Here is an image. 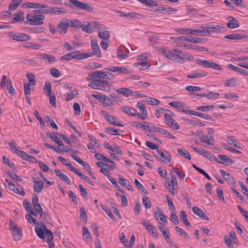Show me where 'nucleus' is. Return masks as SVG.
<instances>
[{"label": "nucleus", "mask_w": 248, "mask_h": 248, "mask_svg": "<svg viewBox=\"0 0 248 248\" xmlns=\"http://www.w3.org/2000/svg\"><path fill=\"white\" fill-rule=\"evenodd\" d=\"M92 45V49L93 50V53H86L87 54H91V57L93 56L94 55H96L98 58H100L101 57V50L99 48V46L97 44V41L93 40L91 42Z\"/></svg>", "instance_id": "nucleus-12"}, {"label": "nucleus", "mask_w": 248, "mask_h": 248, "mask_svg": "<svg viewBox=\"0 0 248 248\" xmlns=\"http://www.w3.org/2000/svg\"><path fill=\"white\" fill-rule=\"evenodd\" d=\"M201 29L202 31V35L205 36L206 34H210L211 33H218L221 32L223 30L224 27L219 25H212L206 28L201 27Z\"/></svg>", "instance_id": "nucleus-6"}, {"label": "nucleus", "mask_w": 248, "mask_h": 248, "mask_svg": "<svg viewBox=\"0 0 248 248\" xmlns=\"http://www.w3.org/2000/svg\"><path fill=\"white\" fill-rule=\"evenodd\" d=\"M34 191L37 193L40 192L44 187V182L41 180L36 181L35 180H34Z\"/></svg>", "instance_id": "nucleus-36"}, {"label": "nucleus", "mask_w": 248, "mask_h": 248, "mask_svg": "<svg viewBox=\"0 0 248 248\" xmlns=\"http://www.w3.org/2000/svg\"><path fill=\"white\" fill-rule=\"evenodd\" d=\"M105 69L114 73L118 72L119 73L129 74L128 70L124 67L109 66Z\"/></svg>", "instance_id": "nucleus-19"}, {"label": "nucleus", "mask_w": 248, "mask_h": 248, "mask_svg": "<svg viewBox=\"0 0 248 248\" xmlns=\"http://www.w3.org/2000/svg\"><path fill=\"white\" fill-rule=\"evenodd\" d=\"M207 75V73L206 72H202L201 73H195L188 75L187 76L189 78H199L201 77H205Z\"/></svg>", "instance_id": "nucleus-45"}, {"label": "nucleus", "mask_w": 248, "mask_h": 248, "mask_svg": "<svg viewBox=\"0 0 248 248\" xmlns=\"http://www.w3.org/2000/svg\"><path fill=\"white\" fill-rule=\"evenodd\" d=\"M218 158L221 160H218L217 159V162L221 164H225L227 166H230L232 165L234 161L230 158H229L227 155H218Z\"/></svg>", "instance_id": "nucleus-13"}, {"label": "nucleus", "mask_w": 248, "mask_h": 248, "mask_svg": "<svg viewBox=\"0 0 248 248\" xmlns=\"http://www.w3.org/2000/svg\"><path fill=\"white\" fill-rule=\"evenodd\" d=\"M229 69H231L235 72H237L241 74L244 75L245 76H248V73L247 72V71L243 69L240 68L238 67H236L235 66L233 65L232 64H228L227 65Z\"/></svg>", "instance_id": "nucleus-37"}, {"label": "nucleus", "mask_w": 248, "mask_h": 248, "mask_svg": "<svg viewBox=\"0 0 248 248\" xmlns=\"http://www.w3.org/2000/svg\"><path fill=\"white\" fill-rule=\"evenodd\" d=\"M179 32H180L184 34H193V35H201L202 31H201V29L199 30H193L191 29H179Z\"/></svg>", "instance_id": "nucleus-15"}, {"label": "nucleus", "mask_w": 248, "mask_h": 248, "mask_svg": "<svg viewBox=\"0 0 248 248\" xmlns=\"http://www.w3.org/2000/svg\"><path fill=\"white\" fill-rule=\"evenodd\" d=\"M80 219L82 220H85V221H87V214L85 208L84 207H81L80 208Z\"/></svg>", "instance_id": "nucleus-59"}, {"label": "nucleus", "mask_w": 248, "mask_h": 248, "mask_svg": "<svg viewBox=\"0 0 248 248\" xmlns=\"http://www.w3.org/2000/svg\"><path fill=\"white\" fill-rule=\"evenodd\" d=\"M11 37L13 39L18 41H24L30 39V37L28 34L23 33H12Z\"/></svg>", "instance_id": "nucleus-16"}, {"label": "nucleus", "mask_w": 248, "mask_h": 248, "mask_svg": "<svg viewBox=\"0 0 248 248\" xmlns=\"http://www.w3.org/2000/svg\"><path fill=\"white\" fill-rule=\"evenodd\" d=\"M177 152L180 155L182 156L183 157L188 159H191V155L190 154L186 151L185 149L183 148H178Z\"/></svg>", "instance_id": "nucleus-43"}, {"label": "nucleus", "mask_w": 248, "mask_h": 248, "mask_svg": "<svg viewBox=\"0 0 248 248\" xmlns=\"http://www.w3.org/2000/svg\"><path fill=\"white\" fill-rule=\"evenodd\" d=\"M29 79L28 83H24V93L27 102L31 104V73H29L26 75Z\"/></svg>", "instance_id": "nucleus-8"}, {"label": "nucleus", "mask_w": 248, "mask_h": 248, "mask_svg": "<svg viewBox=\"0 0 248 248\" xmlns=\"http://www.w3.org/2000/svg\"><path fill=\"white\" fill-rule=\"evenodd\" d=\"M43 227H44V229L45 230V235H46L47 237V240L52 241L53 239V234L52 232L46 229V226L44 224H42Z\"/></svg>", "instance_id": "nucleus-52"}, {"label": "nucleus", "mask_w": 248, "mask_h": 248, "mask_svg": "<svg viewBox=\"0 0 248 248\" xmlns=\"http://www.w3.org/2000/svg\"><path fill=\"white\" fill-rule=\"evenodd\" d=\"M91 54L80 53L79 51H76L67 53L62 56L60 58V60L62 61H68L74 58L77 59V60H82L91 57Z\"/></svg>", "instance_id": "nucleus-3"}, {"label": "nucleus", "mask_w": 248, "mask_h": 248, "mask_svg": "<svg viewBox=\"0 0 248 248\" xmlns=\"http://www.w3.org/2000/svg\"><path fill=\"white\" fill-rule=\"evenodd\" d=\"M219 172L224 179L226 181H228L229 183L231 184H235V181L234 179L232 176H231L228 172L221 169L219 170Z\"/></svg>", "instance_id": "nucleus-26"}, {"label": "nucleus", "mask_w": 248, "mask_h": 248, "mask_svg": "<svg viewBox=\"0 0 248 248\" xmlns=\"http://www.w3.org/2000/svg\"><path fill=\"white\" fill-rule=\"evenodd\" d=\"M121 109L124 113H125L129 115H132V116L137 117H140V114L139 113H137L136 110L134 108H133L131 107H127V106L122 107Z\"/></svg>", "instance_id": "nucleus-18"}, {"label": "nucleus", "mask_w": 248, "mask_h": 248, "mask_svg": "<svg viewBox=\"0 0 248 248\" xmlns=\"http://www.w3.org/2000/svg\"><path fill=\"white\" fill-rule=\"evenodd\" d=\"M9 227L12 232L13 237L15 241L20 240L22 236L21 228L18 227L17 224L11 219H9Z\"/></svg>", "instance_id": "nucleus-5"}, {"label": "nucleus", "mask_w": 248, "mask_h": 248, "mask_svg": "<svg viewBox=\"0 0 248 248\" xmlns=\"http://www.w3.org/2000/svg\"><path fill=\"white\" fill-rule=\"evenodd\" d=\"M140 127L145 130L148 131L149 133L153 132H155L158 133H161L163 132V129L162 128L158 127L154 125L150 126V125H140Z\"/></svg>", "instance_id": "nucleus-14"}, {"label": "nucleus", "mask_w": 248, "mask_h": 248, "mask_svg": "<svg viewBox=\"0 0 248 248\" xmlns=\"http://www.w3.org/2000/svg\"><path fill=\"white\" fill-rule=\"evenodd\" d=\"M170 175L171 177V183L166 181L165 187L168 189L172 195H174L177 193V191H176L178 187L177 180L173 173H170Z\"/></svg>", "instance_id": "nucleus-4"}, {"label": "nucleus", "mask_w": 248, "mask_h": 248, "mask_svg": "<svg viewBox=\"0 0 248 248\" xmlns=\"http://www.w3.org/2000/svg\"><path fill=\"white\" fill-rule=\"evenodd\" d=\"M93 23H88L87 25H82L81 24V28L83 31L87 32V33H92L94 31V30L93 29Z\"/></svg>", "instance_id": "nucleus-40"}, {"label": "nucleus", "mask_w": 248, "mask_h": 248, "mask_svg": "<svg viewBox=\"0 0 248 248\" xmlns=\"http://www.w3.org/2000/svg\"><path fill=\"white\" fill-rule=\"evenodd\" d=\"M32 205V216L37 217L39 215L40 217H42L43 214V210L41 205L40 204H34Z\"/></svg>", "instance_id": "nucleus-21"}, {"label": "nucleus", "mask_w": 248, "mask_h": 248, "mask_svg": "<svg viewBox=\"0 0 248 248\" xmlns=\"http://www.w3.org/2000/svg\"><path fill=\"white\" fill-rule=\"evenodd\" d=\"M105 132L110 134L113 135H121V133H120V130L114 128V127H108L105 129Z\"/></svg>", "instance_id": "nucleus-46"}, {"label": "nucleus", "mask_w": 248, "mask_h": 248, "mask_svg": "<svg viewBox=\"0 0 248 248\" xmlns=\"http://www.w3.org/2000/svg\"><path fill=\"white\" fill-rule=\"evenodd\" d=\"M174 115V113L170 110L167 111L164 115L166 124H178L177 122L172 118V117Z\"/></svg>", "instance_id": "nucleus-17"}, {"label": "nucleus", "mask_w": 248, "mask_h": 248, "mask_svg": "<svg viewBox=\"0 0 248 248\" xmlns=\"http://www.w3.org/2000/svg\"><path fill=\"white\" fill-rule=\"evenodd\" d=\"M45 16L41 13L40 10H33L32 14V26L42 25Z\"/></svg>", "instance_id": "nucleus-7"}, {"label": "nucleus", "mask_w": 248, "mask_h": 248, "mask_svg": "<svg viewBox=\"0 0 248 248\" xmlns=\"http://www.w3.org/2000/svg\"><path fill=\"white\" fill-rule=\"evenodd\" d=\"M47 136L49 137L50 139L56 142L59 146H63V142L58 138V137L54 133H46Z\"/></svg>", "instance_id": "nucleus-35"}, {"label": "nucleus", "mask_w": 248, "mask_h": 248, "mask_svg": "<svg viewBox=\"0 0 248 248\" xmlns=\"http://www.w3.org/2000/svg\"><path fill=\"white\" fill-rule=\"evenodd\" d=\"M70 2L73 5H75L77 7L86 11L88 12L93 11V8L89 5L85 3H83L78 0H69Z\"/></svg>", "instance_id": "nucleus-9"}, {"label": "nucleus", "mask_w": 248, "mask_h": 248, "mask_svg": "<svg viewBox=\"0 0 248 248\" xmlns=\"http://www.w3.org/2000/svg\"><path fill=\"white\" fill-rule=\"evenodd\" d=\"M227 141L230 144H232L235 147L237 148L242 149L240 144L238 143L236 141L232 139V137L228 136L227 137Z\"/></svg>", "instance_id": "nucleus-53"}, {"label": "nucleus", "mask_w": 248, "mask_h": 248, "mask_svg": "<svg viewBox=\"0 0 248 248\" xmlns=\"http://www.w3.org/2000/svg\"><path fill=\"white\" fill-rule=\"evenodd\" d=\"M142 223L145 227L146 230L148 232H149L152 234H153L154 236H157L158 235L157 232L155 229L153 225L148 221L142 220Z\"/></svg>", "instance_id": "nucleus-20"}, {"label": "nucleus", "mask_w": 248, "mask_h": 248, "mask_svg": "<svg viewBox=\"0 0 248 248\" xmlns=\"http://www.w3.org/2000/svg\"><path fill=\"white\" fill-rule=\"evenodd\" d=\"M96 165L98 167L101 168H105L106 170H113L116 167V166L108 165L102 162H98L96 163Z\"/></svg>", "instance_id": "nucleus-41"}, {"label": "nucleus", "mask_w": 248, "mask_h": 248, "mask_svg": "<svg viewBox=\"0 0 248 248\" xmlns=\"http://www.w3.org/2000/svg\"><path fill=\"white\" fill-rule=\"evenodd\" d=\"M158 227H159V229L160 230V231L162 232L163 237L165 239L166 241L169 242V240H170V236H169V235H170L169 231L168 230V231L165 230L164 227H163L162 226H159Z\"/></svg>", "instance_id": "nucleus-56"}, {"label": "nucleus", "mask_w": 248, "mask_h": 248, "mask_svg": "<svg viewBox=\"0 0 248 248\" xmlns=\"http://www.w3.org/2000/svg\"><path fill=\"white\" fill-rule=\"evenodd\" d=\"M175 230L177 232H178L180 234L181 236H183L184 238L186 239H189V237L187 233L185 231H184L181 228L176 226L175 227Z\"/></svg>", "instance_id": "nucleus-62"}, {"label": "nucleus", "mask_w": 248, "mask_h": 248, "mask_svg": "<svg viewBox=\"0 0 248 248\" xmlns=\"http://www.w3.org/2000/svg\"><path fill=\"white\" fill-rule=\"evenodd\" d=\"M195 62L197 64H198L203 67L210 68V65L211 62L208 61L206 60H203L197 59L195 60Z\"/></svg>", "instance_id": "nucleus-48"}, {"label": "nucleus", "mask_w": 248, "mask_h": 248, "mask_svg": "<svg viewBox=\"0 0 248 248\" xmlns=\"http://www.w3.org/2000/svg\"><path fill=\"white\" fill-rule=\"evenodd\" d=\"M93 27L98 30L99 31H104L107 29V28L103 24H99L96 21H93Z\"/></svg>", "instance_id": "nucleus-55"}, {"label": "nucleus", "mask_w": 248, "mask_h": 248, "mask_svg": "<svg viewBox=\"0 0 248 248\" xmlns=\"http://www.w3.org/2000/svg\"><path fill=\"white\" fill-rule=\"evenodd\" d=\"M228 21L227 23V26L228 28L231 29H235L238 28L239 26V22L237 19L232 17H228Z\"/></svg>", "instance_id": "nucleus-27"}, {"label": "nucleus", "mask_w": 248, "mask_h": 248, "mask_svg": "<svg viewBox=\"0 0 248 248\" xmlns=\"http://www.w3.org/2000/svg\"><path fill=\"white\" fill-rule=\"evenodd\" d=\"M158 154L160 156L161 159L166 164H169L170 162L171 158L170 155L167 152L164 153L160 150H157Z\"/></svg>", "instance_id": "nucleus-24"}, {"label": "nucleus", "mask_w": 248, "mask_h": 248, "mask_svg": "<svg viewBox=\"0 0 248 248\" xmlns=\"http://www.w3.org/2000/svg\"><path fill=\"white\" fill-rule=\"evenodd\" d=\"M32 222H33V224H36L35 231L36 232L38 236L41 239H44L45 238V233L44 230L42 228V226H43L42 224L41 225L39 223H37L36 219L33 218L32 217Z\"/></svg>", "instance_id": "nucleus-10"}, {"label": "nucleus", "mask_w": 248, "mask_h": 248, "mask_svg": "<svg viewBox=\"0 0 248 248\" xmlns=\"http://www.w3.org/2000/svg\"><path fill=\"white\" fill-rule=\"evenodd\" d=\"M159 13H163L164 12L168 14L175 13L177 12V9L171 7H161L154 10Z\"/></svg>", "instance_id": "nucleus-33"}, {"label": "nucleus", "mask_w": 248, "mask_h": 248, "mask_svg": "<svg viewBox=\"0 0 248 248\" xmlns=\"http://www.w3.org/2000/svg\"><path fill=\"white\" fill-rule=\"evenodd\" d=\"M180 218L183 221V223L185 224L186 226H190V223L188 222L187 219V215L184 211H182L180 214Z\"/></svg>", "instance_id": "nucleus-42"}, {"label": "nucleus", "mask_w": 248, "mask_h": 248, "mask_svg": "<svg viewBox=\"0 0 248 248\" xmlns=\"http://www.w3.org/2000/svg\"><path fill=\"white\" fill-rule=\"evenodd\" d=\"M89 86L93 89L102 91H108L110 89L108 81L104 79H93L89 84Z\"/></svg>", "instance_id": "nucleus-2"}, {"label": "nucleus", "mask_w": 248, "mask_h": 248, "mask_svg": "<svg viewBox=\"0 0 248 248\" xmlns=\"http://www.w3.org/2000/svg\"><path fill=\"white\" fill-rule=\"evenodd\" d=\"M107 73L108 72H103L102 71H93L89 74L87 79L89 80L88 79L89 77L102 78V79H103L106 78V76H107Z\"/></svg>", "instance_id": "nucleus-23"}, {"label": "nucleus", "mask_w": 248, "mask_h": 248, "mask_svg": "<svg viewBox=\"0 0 248 248\" xmlns=\"http://www.w3.org/2000/svg\"><path fill=\"white\" fill-rule=\"evenodd\" d=\"M102 102L104 104L106 105V106H111L114 105L112 99L105 95H104Z\"/></svg>", "instance_id": "nucleus-54"}, {"label": "nucleus", "mask_w": 248, "mask_h": 248, "mask_svg": "<svg viewBox=\"0 0 248 248\" xmlns=\"http://www.w3.org/2000/svg\"><path fill=\"white\" fill-rule=\"evenodd\" d=\"M54 171L56 173V175L58 177H59L61 180H62L68 185L71 184V182L70 180L69 179V178L67 177L66 175L63 173L59 170L55 169L54 170Z\"/></svg>", "instance_id": "nucleus-25"}, {"label": "nucleus", "mask_w": 248, "mask_h": 248, "mask_svg": "<svg viewBox=\"0 0 248 248\" xmlns=\"http://www.w3.org/2000/svg\"><path fill=\"white\" fill-rule=\"evenodd\" d=\"M69 21V26L76 28H80L81 26V22L78 20H68Z\"/></svg>", "instance_id": "nucleus-64"}, {"label": "nucleus", "mask_w": 248, "mask_h": 248, "mask_svg": "<svg viewBox=\"0 0 248 248\" xmlns=\"http://www.w3.org/2000/svg\"><path fill=\"white\" fill-rule=\"evenodd\" d=\"M166 198L168 202V206L170 210L172 212H174L176 210V208L175 207V206L173 204L171 198H170L168 195H166Z\"/></svg>", "instance_id": "nucleus-63"}, {"label": "nucleus", "mask_w": 248, "mask_h": 248, "mask_svg": "<svg viewBox=\"0 0 248 248\" xmlns=\"http://www.w3.org/2000/svg\"><path fill=\"white\" fill-rule=\"evenodd\" d=\"M219 94L217 93L210 92L209 93H204L203 97H206L208 99H212L217 98Z\"/></svg>", "instance_id": "nucleus-58"}, {"label": "nucleus", "mask_w": 248, "mask_h": 248, "mask_svg": "<svg viewBox=\"0 0 248 248\" xmlns=\"http://www.w3.org/2000/svg\"><path fill=\"white\" fill-rule=\"evenodd\" d=\"M103 116L106 121L109 124H121L119 122H117V119L112 115L105 113L103 114Z\"/></svg>", "instance_id": "nucleus-30"}, {"label": "nucleus", "mask_w": 248, "mask_h": 248, "mask_svg": "<svg viewBox=\"0 0 248 248\" xmlns=\"http://www.w3.org/2000/svg\"><path fill=\"white\" fill-rule=\"evenodd\" d=\"M13 20L17 22H20L24 20V13L22 12H19L15 13L13 15Z\"/></svg>", "instance_id": "nucleus-39"}, {"label": "nucleus", "mask_w": 248, "mask_h": 248, "mask_svg": "<svg viewBox=\"0 0 248 248\" xmlns=\"http://www.w3.org/2000/svg\"><path fill=\"white\" fill-rule=\"evenodd\" d=\"M98 36L101 39L107 40L109 37V32L108 31H99Z\"/></svg>", "instance_id": "nucleus-57"}, {"label": "nucleus", "mask_w": 248, "mask_h": 248, "mask_svg": "<svg viewBox=\"0 0 248 248\" xmlns=\"http://www.w3.org/2000/svg\"><path fill=\"white\" fill-rule=\"evenodd\" d=\"M155 48L162 55L172 61L180 63H183L185 62V53L176 48L173 49L172 51L161 47H156Z\"/></svg>", "instance_id": "nucleus-1"}, {"label": "nucleus", "mask_w": 248, "mask_h": 248, "mask_svg": "<svg viewBox=\"0 0 248 248\" xmlns=\"http://www.w3.org/2000/svg\"><path fill=\"white\" fill-rule=\"evenodd\" d=\"M155 214L156 219L158 221V222L160 224H166L167 223L166 216L163 215L160 208H156L155 212Z\"/></svg>", "instance_id": "nucleus-11"}, {"label": "nucleus", "mask_w": 248, "mask_h": 248, "mask_svg": "<svg viewBox=\"0 0 248 248\" xmlns=\"http://www.w3.org/2000/svg\"><path fill=\"white\" fill-rule=\"evenodd\" d=\"M135 65L136 66L141 65L142 66V68H140V70H143L145 69L148 68L150 66V63L149 62H138L135 63Z\"/></svg>", "instance_id": "nucleus-60"}, {"label": "nucleus", "mask_w": 248, "mask_h": 248, "mask_svg": "<svg viewBox=\"0 0 248 248\" xmlns=\"http://www.w3.org/2000/svg\"><path fill=\"white\" fill-rule=\"evenodd\" d=\"M16 152V155L19 156L21 157L24 159H26L30 161H31V155H28L26 152L21 150H17Z\"/></svg>", "instance_id": "nucleus-47"}, {"label": "nucleus", "mask_w": 248, "mask_h": 248, "mask_svg": "<svg viewBox=\"0 0 248 248\" xmlns=\"http://www.w3.org/2000/svg\"><path fill=\"white\" fill-rule=\"evenodd\" d=\"M42 58L49 62H53L56 61L55 58L51 55L43 54L41 55Z\"/></svg>", "instance_id": "nucleus-51"}, {"label": "nucleus", "mask_w": 248, "mask_h": 248, "mask_svg": "<svg viewBox=\"0 0 248 248\" xmlns=\"http://www.w3.org/2000/svg\"><path fill=\"white\" fill-rule=\"evenodd\" d=\"M247 37V35H242L241 33H235L232 34H229L225 36L224 38L231 40H240L246 39Z\"/></svg>", "instance_id": "nucleus-31"}, {"label": "nucleus", "mask_w": 248, "mask_h": 248, "mask_svg": "<svg viewBox=\"0 0 248 248\" xmlns=\"http://www.w3.org/2000/svg\"><path fill=\"white\" fill-rule=\"evenodd\" d=\"M50 10H51V14H53L55 15H61L62 14H65L67 12V10L66 9L61 7L51 8Z\"/></svg>", "instance_id": "nucleus-38"}, {"label": "nucleus", "mask_w": 248, "mask_h": 248, "mask_svg": "<svg viewBox=\"0 0 248 248\" xmlns=\"http://www.w3.org/2000/svg\"><path fill=\"white\" fill-rule=\"evenodd\" d=\"M116 92L120 94H122L126 97H129L132 95L133 91L130 89L121 88L117 90Z\"/></svg>", "instance_id": "nucleus-34"}, {"label": "nucleus", "mask_w": 248, "mask_h": 248, "mask_svg": "<svg viewBox=\"0 0 248 248\" xmlns=\"http://www.w3.org/2000/svg\"><path fill=\"white\" fill-rule=\"evenodd\" d=\"M137 107L139 108L142 115V116L140 115V117L139 118L142 120L145 119V117L147 115V110L145 105L141 102L140 101L138 102Z\"/></svg>", "instance_id": "nucleus-28"}, {"label": "nucleus", "mask_w": 248, "mask_h": 248, "mask_svg": "<svg viewBox=\"0 0 248 248\" xmlns=\"http://www.w3.org/2000/svg\"><path fill=\"white\" fill-rule=\"evenodd\" d=\"M214 107V105H207L205 106H200L197 108V110L199 111H202L206 112L212 110Z\"/></svg>", "instance_id": "nucleus-61"}, {"label": "nucleus", "mask_w": 248, "mask_h": 248, "mask_svg": "<svg viewBox=\"0 0 248 248\" xmlns=\"http://www.w3.org/2000/svg\"><path fill=\"white\" fill-rule=\"evenodd\" d=\"M192 210L194 214L198 217L204 220H209V219L207 216L200 208L197 206H194L193 207Z\"/></svg>", "instance_id": "nucleus-22"}, {"label": "nucleus", "mask_w": 248, "mask_h": 248, "mask_svg": "<svg viewBox=\"0 0 248 248\" xmlns=\"http://www.w3.org/2000/svg\"><path fill=\"white\" fill-rule=\"evenodd\" d=\"M7 90L8 93L13 96L15 94V89L13 86L12 81L11 79L7 80Z\"/></svg>", "instance_id": "nucleus-49"}, {"label": "nucleus", "mask_w": 248, "mask_h": 248, "mask_svg": "<svg viewBox=\"0 0 248 248\" xmlns=\"http://www.w3.org/2000/svg\"><path fill=\"white\" fill-rule=\"evenodd\" d=\"M140 3L144 4L146 6L149 7H153L154 6H157V3L153 0H137Z\"/></svg>", "instance_id": "nucleus-50"}, {"label": "nucleus", "mask_w": 248, "mask_h": 248, "mask_svg": "<svg viewBox=\"0 0 248 248\" xmlns=\"http://www.w3.org/2000/svg\"><path fill=\"white\" fill-rule=\"evenodd\" d=\"M169 105L172 107L179 109L181 111L183 112L184 108H186V106L181 102L173 101L169 103Z\"/></svg>", "instance_id": "nucleus-32"}, {"label": "nucleus", "mask_w": 248, "mask_h": 248, "mask_svg": "<svg viewBox=\"0 0 248 248\" xmlns=\"http://www.w3.org/2000/svg\"><path fill=\"white\" fill-rule=\"evenodd\" d=\"M134 183L140 191L145 195H148L149 194L148 191L137 179L135 180Z\"/></svg>", "instance_id": "nucleus-44"}, {"label": "nucleus", "mask_w": 248, "mask_h": 248, "mask_svg": "<svg viewBox=\"0 0 248 248\" xmlns=\"http://www.w3.org/2000/svg\"><path fill=\"white\" fill-rule=\"evenodd\" d=\"M69 21L68 20H66L64 21H61L57 27L60 30L61 33H65L68 27H69Z\"/></svg>", "instance_id": "nucleus-29"}]
</instances>
